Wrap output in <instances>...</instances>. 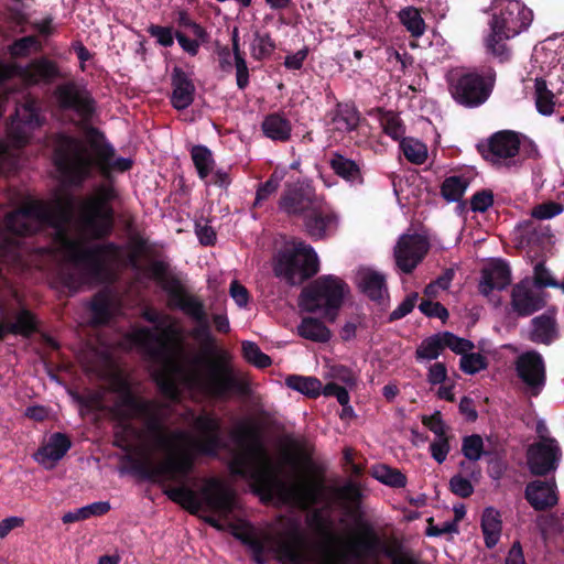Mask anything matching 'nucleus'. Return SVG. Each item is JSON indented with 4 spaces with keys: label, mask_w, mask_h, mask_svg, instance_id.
Masks as SVG:
<instances>
[{
    "label": "nucleus",
    "mask_w": 564,
    "mask_h": 564,
    "mask_svg": "<svg viewBox=\"0 0 564 564\" xmlns=\"http://www.w3.org/2000/svg\"><path fill=\"white\" fill-rule=\"evenodd\" d=\"M286 446L292 452L283 454V462L291 470L299 476L306 467L313 463L314 446L305 437H286Z\"/></svg>",
    "instance_id": "obj_25"
},
{
    "label": "nucleus",
    "mask_w": 564,
    "mask_h": 564,
    "mask_svg": "<svg viewBox=\"0 0 564 564\" xmlns=\"http://www.w3.org/2000/svg\"><path fill=\"white\" fill-rule=\"evenodd\" d=\"M241 350L246 361L257 368L264 369L272 364L271 358L267 354L262 352L259 346L253 341H242Z\"/></svg>",
    "instance_id": "obj_52"
},
{
    "label": "nucleus",
    "mask_w": 564,
    "mask_h": 564,
    "mask_svg": "<svg viewBox=\"0 0 564 564\" xmlns=\"http://www.w3.org/2000/svg\"><path fill=\"white\" fill-rule=\"evenodd\" d=\"M297 334L314 343H327L332 337L330 329L318 318L306 316L297 325Z\"/></svg>",
    "instance_id": "obj_38"
},
{
    "label": "nucleus",
    "mask_w": 564,
    "mask_h": 564,
    "mask_svg": "<svg viewBox=\"0 0 564 564\" xmlns=\"http://www.w3.org/2000/svg\"><path fill=\"white\" fill-rule=\"evenodd\" d=\"M301 251H303V246L294 251L280 253L274 264L275 275L282 276L290 284H295L297 276L301 281Z\"/></svg>",
    "instance_id": "obj_31"
},
{
    "label": "nucleus",
    "mask_w": 564,
    "mask_h": 564,
    "mask_svg": "<svg viewBox=\"0 0 564 564\" xmlns=\"http://www.w3.org/2000/svg\"><path fill=\"white\" fill-rule=\"evenodd\" d=\"M303 226L306 235L313 240L326 239L337 226V215L322 198L303 217Z\"/></svg>",
    "instance_id": "obj_19"
},
{
    "label": "nucleus",
    "mask_w": 564,
    "mask_h": 564,
    "mask_svg": "<svg viewBox=\"0 0 564 564\" xmlns=\"http://www.w3.org/2000/svg\"><path fill=\"white\" fill-rule=\"evenodd\" d=\"M275 50V43L270 33H256L253 43L251 44V55L257 61L269 57Z\"/></svg>",
    "instance_id": "obj_54"
},
{
    "label": "nucleus",
    "mask_w": 564,
    "mask_h": 564,
    "mask_svg": "<svg viewBox=\"0 0 564 564\" xmlns=\"http://www.w3.org/2000/svg\"><path fill=\"white\" fill-rule=\"evenodd\" d=\"M132 340L154 360H172L185 352L183 329L169 321L159 325L156 330L151 327H140L134 330Z\"/></svg>",
    "instance_id": "obj_9"
},
{
    "label": "nucleus",
    "mask_w": 564,
    "mask_h": 564,
    "mask_svg": "<svg viewBox=\"0 0 564 564\" xmlns=\"http://www.w3.org/2000/svg\"><path fill=\"white\" fill-rule=\"evenodd\" d=\"M328 163L333 172L347 183L351 185H361L364 183L361 169L356 161L334 152Z\"/></svg>",
    "instance_id": "obj_32"
},
{
    "label": "nucleus",
    "mask_w": 564,
    "mask_h": 564,
    "mask_svg": "<svg viewBox=\"0 0 564 564\" xmlns=\"http://www.w3.org/2000/svg\"><path fill=\"white\" fill-rule=\"evenodd\" d=\"M441 336L443 338V345L444 349L449 348L452 351H454L457 355H464L467 351H470L475 348V345L473 341L460 338L456 336L455 334L451 332H443L441 333Z\"/></svg>",
    "instance_id": "obj_58"
},
{
    "label": "nucleus",
    "mask_w": 564,
    "mask_h": 564,
    "mask_svg": "<svg viewBox=\"0 0 564 564\" xmlns=\"http://www.w3.org/2000/svg\"><path fill=\"white\" fill-rule=\"evenodd\" d=\"M110 503L108 501H97L90 505L78 508L74 511H69L62 517V521L65 524L74 523L83 520H87L91 517H100L106 514L110 510Z\"/></svg>",
    "instance_id": "obj_41"
},
{
    "label": "nucleus",
    "mask_w": 564,
    "mask_h": 564,
    "mask_svg": "<svg viewBox=\"0 0 564 564\" xmlns=\"http://www.w3.org/2000/svg\"><path fill=\"white\" fill-rule=\"evenodd\" d=\"M524 499L535 511L551 510L558 503L555 479L529 481L524 489Z\"/></svg>",
    "instance_id": "obj_21"
},
{
    "label": "nucleus",
    "mask_w": 564,
    "mask_h": 564,
    "mask_svg": "<svg viewBox=\"0 0 564 564\" xmlns=\"http://www.w3.org/2000/svg\"><path fill=\"white\" fill-rule=\"evenodd\" d=\"M510 37H505L502 34H496V32L491 31L490 35L487 39V50L488 52L500 63H506L511 58V48L506 44V41Z\"/></svg>",
    "instance_id": "obj_51"
},
{
    "label": "nucleus",
    "mask_w": 564,
    "mask_h": 564,
    "mask_svg": "<svg viewBox=\"0 0 564 564\" xmlns=\"http://www.w3.org/2000/svg\"><path fill=\"white\" fill-rule=\"evenodd\" d=\"M87 134L95 138L90 142L96 153L95 160L82 139L66 132H58L53 138L52 162L63 184L82 187L91 177L95 166L106 178L112 171L127 172L132 167L131 159L113 160L115 148L106 141L104 132L98 128L89 127Z\"/></svg>",
    "instance_id": "obj_5"
},
{
    "label": "nucleus",
    "mask_w": 564,
    "mask_h": 564,
    "mask_svg": "<svg viewBox=\"0 0 564 564\" xmlns=\"http://www.w3.org/2000/svg\"><path fill=\"white\" fill-rule=\"evenodd\" d=\"M335 497L341 502L346 514L351 517L360 516L362 492L359 484L348 480L335 489Z\"/></svg>",
    "instance_id": "obj_36"
},
{
    "label": "nucleus",
    "mask_w": 564,
    "mask_h": 564,
    "mask_svg": "<svg viewBox=\"0 0 564 564\" xmlns=\"http://www.w3.org/2000/svg\"><path fill=\"white\" fill-rule=\"evenodd\" d=\"M511 283V270L509 264L501 259H496L485 265L480 271L478 291L488 296L492 291H502Z\"/></svg>",
    "instance_id": "obj_23"
},
{
    "label": "nucleus",
    "mask_w": 564,
    "mask_h": 564,
    "mask_svg": "<svg viewBox=\"0 0 564 564\" xmlns=\"http://www.w3.org/2000/svg\"><path fill=\"white\" fill-rule=\"evenodd\" d=\"M399 19L411 36L421 37L424 34L426 24L417 8L410 6L401 9Z\"/></svg>",
    "instance_id": "obj_45"
},
{
    "label": "nucleus",
    "mask_w": 564,
    "mask_h": 564,
    "mask_svg": "<svg viewBox=\"0 0 564 564\" xmlns=\"http://www.w3.org/2000/svg\"><path fill=\"white\" fill-rule=\"evenodd\" d=\"M488 367L487 358L480 352L464 354L459 361V368L464 373L475 375Z\"/></svg>",
    "instance_id": "obj_56"
},
{
    "label": "nucleus",
    "mask_w": 564,
    "mask_h": 564,
    "mask_svg": "<svg viewBox=\"0 0 564 564\" xmlns=\"http://www.w3.org/2000/svg\"><path fill=\"white\" fill-rule=\"evenodd\" d=\"M117 198L118 192L112 184H100L91 195L83 198L77 210L80 230L96 240L110 236L115 221L112 202Z\"/></svg>",
    "instance_id": "obj_6"
},
{
    "label": "nucleus",
    "mask_w": 564,
    "mask_h": 564,
    "mask_svg": "<svg viewBox=\"0 0 564 564\" xmlns=\"http://www.w3.org/2000/svg\"><path fill=\"white\" fill-rule=\"evenodd\" d=\"M186 304L183 313L195 323L189 336L200 348V355L195 356L191 364L200 369L191 370L185 383L203 397L216 401H226L235 395L248 397L251 393L250 381L235 369L231 355L218 347L204 301L199 299Z\"/></svg>",
    "instance_id": "obj_3"
},
{
    "label": "nucleus",
    "mask_w": 564,
    "mask_h": 564,
    "mask_svg": "<svg viewBox=\"0 0 564 564\" xmlns=\"http://www.w3.org/2000/svg\"><path fill=\"white\" fill-rule=\"evenodd\" d=\"M281 180L282 176L276 172H273L264 183L259 184L256 192L253 207H260L264 200L274 194L280 187Z\"/></svg>",
    "instance_id": "obj_57"
},
{
    "label": "nucleus",
    "mask_w": 564,
    "mask_h": 564,
    "mask_svg": "<svg viewBox=\"0 0 564 564\" xmlns=\"http://www.w3.org/2000/svg\"><path fill=\"white\" fill-rule=\"evenodd\" d=\"M502 530V521L499 511L492 507H488L481 514V531L485 544L488 549H492L499 542Z\"/></svg>",
    "instance_id": "obj_37"
},
{
    "label": "nucleus",
    "mask_w": 564,
    "mask_h": 564,
    "mask_svg": "<svg viewBox=\"0 0 564 564\" xmlns=\"http://www.w3.org/2000/svg\"><path fill=\"white\" fill-rule=\"evenodd\" d=\"M260 127L263 135L274 142L285 143L291 140L292 123L283 112L268 113Z\"/></svg>",
    "instance_id": "obj_27"
},
{
    "label": "nucleus",
    "mask_w": 564,
    "mask_h": 564,
    "mask_svg": "<svg viewBox=\"0 0 564 564\" xmlns=\"http://www.w3.org/2000/svg\"><path fill=\"white\" fill-rule=\"evenodd\" d=\"M74 218V199L58 198L52 208L41 203H33L9 213L4 218L6 229L15 236L34 235L41 226L53 229L52 240L64 257L75 267L93 278H99L106 271L107 262L119 259L121 247L108 241L85 246L79 239L73 238L69 225Z\"/></svg>",
    "instance_id": "obj_2"
},
{
    "label": "nucleus",
    "mask_w": 564,
    "mask_h": 564,
    "mask_svg": "<svg viewBox=\"0 0 564 564\" xmlns=\"http://www.w3.org/2000/svg\"><path fill=\"white\" fill-rule=\"evenodd\" d=\"M496 70L491 66L456 68L447 76L452 98L465 108H477L491 96L496 85Z\"/></svg>",
    "instance_id": "obj_7"
},
{
    "label": "nucleus",
    "mask_w": 564,
    "mask_h": 564,
    "mask_svg": "<svg viewBox=\"0 0 564 564\" xmlns=\"http://www.w3.org/2000/svg\"><path fill=\"white\" fill-rule=\"evenodd\" d=\"M193 425L200 436L192 442L194 452L200 456L216 458L219 451L225 447L220 419L204 411L194 417Z\"/></svg>",
    "instance_id": "obj_14"
},
{
    "label": "nucleus",
    "mask_w": 564,
    "mask_h": 564,
    "mask_svg": "<svg viewBox=\"0 0 564 564\" xmlns=\"http://www.w3.org/2000/svg\"><path fill=\"white\" fill-rule=\"evenodd\" d=\"M328 116L337 131L349 133L355 131L360 121V113L352 102H337Z\"/></svg>",
    "instance_id": "obj_30"
},
{
    "label": "nucleus",
    "mask_w": 564,
    "mask_h": 564,
    "mask_svg": "<svg viewBox=\"0 0 564 564\" xmlns=\"http://www.w3.org/2000/svg\"><path fill=\"white\" fill-rule=\"evenodd\" d=\"M171 105L176 110H184L194 101L195 85L188 74L180 66H174L171 74Z\"/></svg>",
    "instance_id": "obj_26"
},
{
    "label": "nucleus",
    "mask_w": 564,
    "mask_h": 564,
    "mask_svg": "<svg viewBox=\"0 0 564 564\" xmlns=\"http://www.w3.org/2000/svg\"><path fill=\"white\" fill-rule=\"evenodd\" d=\"M379 113V122L383 132L394 141H400L405 138V126L402 119L392 110L377 108Z\"/></svg>",
    "instance_id": "obj_40"
},
{
    "label": "nucleus",
    "mask_w": 564,
    "mask_h": 564,
    "mask_svg": "<svg viewBox=\"0 0 564 564\" xmlns=\"http://www.w3.org/2000/svg\"><path fill=\"white\" fill-rule=\"evenodd\" d=\"M533 278H531L533 285L543 290L544 288H555L561 289L563 291L564 279L558 282L556 281L546 269L543 262H539L534 265Z\"/></svg>",
    "instance_id": "obj_55"
},
{
    "label": "nucleus",
    "mask_w": 564,
    "mask_h": 564,
    "mask_svg": "<svg viewBox=\"0 0 564 564\" xmlns=\"http://www.w3.org/2000/svg\"><path fill=\"white\" fill-rule=\"evenodd\" d=\"M564 210V207L562 204L556 202H546L536 205L532 209V217L536 219H550L557 215H560Z\"/></svg>",
    "instance_id": "obj_64"
},
{
    "label": "nucleus",
    "mask_w": 564,
    "mask_h": 564,
    "mask_svg": "<svg viewBox=\"0 0 564 564\" xmlns=\"http://www.w3.org/2000/svg\"><path fill=\"white\" fill-rule=\"evenodd\" d=\"M285 384L308 398H317L322 391V382L315 377L290 375L285 378Z\"/></svg>",
    "instance_id": "obj_44"
},
{
    "label": "nucleus",
    "mask_w": 564,
    "mask_h": 564,
    "mask_svg": "<svg viewBox=\"0 0 564 564\" xmlns=\"http://www.w3.org/2000/svg\"><path fill=\"white\" fill-rule=\"evenodd\" d=\"M462 453L465 458L470 462H477L482 456L491 455V452L485 449L482 437L479 434H471L463 437Z\"/></svg>",
    "instance_id": "obj_50"
},
{
    "label": "nucleus",
    "mask_w": 564,
    "mask_h": 564,
    "mask_svg": "<svg viewBox=\"0 0 564 564\" xmlns=\"http://www.w3.org/2000/svg\"><path fill=\"white\" fill-rule=\"evenodd\" d=\"M468 186L469 180L463 175L447 176L441 185V195L448 203L460 202Z\"/></svg>",
    "instance_id": "obj_43"
},
{
    "label": "nucleus",
    "mask_w": 564,
    "mask_h": 564,
    "mask_svg": "<svg viewBox=\"0 0 564 564\" xmlns=\"http://www.w3.org/2000/svg\"><path fill=\"white\" fill-rule=\"evenodd\" d=\"M492 204L494 193L491 189L478 191L470 198V209L475 213H485Z\"/></svg>",
    "instance_id": "obj_60"
},
{
    "label": "nucleus",
    "mask_w": 564,
    "mask_h": 564,
    "mask_svg": "<svg viewBox=\"0 0 564 564\" xmlns=\"http://www.w3.org/2000/svg\"><path fill=\"white\" fill-rule=\"evenodd\" d=\"M451 491L460 498H469L474 494V486L469 479L460 474L454 475L449 480Z\"/></svg>",
    "instance_id": "obj_62"
},
{
    "label": "nucleus",
    "mask_w": 564,
    "mask_h": 564,
    "mask_svg": "<svg viewBox=\"0 0 564 564\" xmlns=\"http://www.w3.org/2000/svg\"><path fill=\"white\" fill-rule=\"evenodd\" d=\"M191 159L197 171L198 177L200 180H206L215 166L213 152L206 145H193L191 149Z\"/></svg>",
    "instance_id": "obj_42"
},
{
    "label": "nucleus",
    "mask_w": 564,
    "mask_h": 564,
    "mask_svg": "<svg viewBox=\"0 0 564 564\" xmlns=\"http://www.w3.org/2000/svg\"><path fill=\"white\" fill-rule=\"evenodd\" d=\"M419 310L425 316L437 317L443 322H445L449 315L447 308L443 304L431 300H422L419 304Z\"/></svg>",
    "instance_id": "obj_63"
},
{
    "label": "nucleus",
    "mask_w": 564,
    "mask_h": 564,
    "mask_svg": "<svg viewBox=\"0 0 564 564\" xmlns=\"http://www.w3.org/2000/svg\"><path fill=\"white\" fill-rule=\"evenodd\" d=\"M558 455L560 448L553 438L532 444L527 452L531 475L542 477L554 471L557 468Z\"/></svg>",
    "instance_id": "obj_20"
},
{
    "label": "nucleus",
    "mask_w": 564,
    "mask_h": 564,
    "mask_svg": "<svg viewBox=\"0 0 564 564\" xmlns=\"http://www.w3.org/2000/svg\"><path fill=\"white\" fill-rule=\"evenodd\" d=\"M39 46V41L35 36L29 35L15 40L10 46V54L13 57H25L30 54L31 48Z\"/></svg>",
    "instance_id": "obj_61"
},
{
    "label": "nucleus",
    "mask_w": 564,
    "mask_h": 564,
    "mask_svg": "<svg viewBox=\"0 0 564 564\" xmlns=\"http://www.w3.org/2000/svg\"><path fill=\"white\" fill-rule=\"evenodd\" d=\"M90 310L97 323L105 324L110 318V303L109 300L102 295H96L90 304Z\"/></svg>",
    "instance_id": "obj_59"
},
{
    "label": "nucleus",
    "mask_w": 564,
    "mask_h": 564,
    "mask_svg": "<svg viewBox=\"0 0 564 564\" xmlns=\"http://www.w3.org/2000/svg\"><path fill=\"white\" fill-rule=\"evenodd\" d=\"M533 21V12L518 0H507L500 4L499 12L492 14L491 31L505 37H514L525 31Z\"/></svg>",
    "instance_id": "obj_11"
},
{
    "label": "nucleus",
    "mask_w": 564,
    "mask_h": 564,
    "mask_svg": "<svg viewBox=\"0 0 564 564\" xmlns=\"http://www.w3.org/2000/svg\"><path fill=\"white\" fill-rule=\"evenodd\" d=\"M531 323L533 326L530 337L532 341L550 345L554 340L556 335V323L552 316L542 314L534 317Z\"/></svg>",
    "instance_id": "obj_39"
},
{
    "label": "nucleus",
    "mask_w": 564,
    "mask_h": 564,
    "mask_svg": "<svg viewBox=\"0 0 564 564\" xmlns=\"http://www.w3.org/2000/svg\"><path fill=\"white\" fill-rule=\"evenodd\" d=\"M118 406L123 408L121 415L124 419L139 417L144 420L147 433L154 447L166 454L159 464H154L148 453L139 455L128 454L124 462L128 473L151 482L166 481L180 482L178 487H166L163 494L174 503L193 516H197L205 507L206 510L221 519H228L236 506V495L223 480L209 478L198 494L185 485V480L195 467V455L181 446L189 440L182 430H169L160 415L158 405L153 401L135 395L126 388L119 395Z\"/></svg>",
    "instance_id": "obj_1"
},
{
    "label": "nucleus",
    "mask_w": 564,
    "mask_h": 564,
    "mask_svg": "<svg viewBox=\"0 0 564 564\" xmlns=\"http://www.w3.org/2000/svg\"><path fill=\"white\" fill-rule=\"evenodd\" d=\"M371 476L378 481L392 488H403L406 485V477L399 469L388 465L373 466Z\"/></svg>",
    "instance_id": "obj_46"
},
{
    "label": "nucleus",
    "mask_w": 564,
    "mask_h": 564,
    "mask_svg": "<svg viewBox=\"0 0 564 564\" xmlns=\"http://www.w3.org/2000/svg\"><path fill=\"white\" fill-rule=\"evenodd\" d=\"M232 533L251 551L252 560L257 564L265 563V542L254 533L249 523L232 525Z\"/></svg>",
    "instance_id": "obj_34"
},
{
    "label": "nucleus",
    "mask_w": 564,
    "mask_h": 564,
    "mask_svg": "<svg viewBox=\"0 0 564 564\" xmlns=\"http://www.w3.org/2000/svg\"><path fill=\"white\" fill-rule=\"evenodd\" d=\"M510 305L517 316L528 317L545 307L546 293L536 289L531 278L525 276L512 286Z\"/></svg>",
    "instance_id": "obj_17"
},
{
    "label": "nucleus",
    "mask_w": 564,
    "mask_h": 564,
    "mask_svg": "<svg viewBox=\"0 0 564 564\" xmlns=\"http://www.w3.org/2000/svg\"><path fill=\"white\" fill-rule=\"evenodd\" d=\"M400 149L405 159L416 165L423 164L427 158L426 145L414 138H403L400 142Z\"/></svg>",
    "instance_id": "obj_49"
},
{
    "label": "nucleus",
    "mask_w": 564,
    "mask_h": 564,
    "mask_svg": "<svg viewBox=\"0 0 564 564\" xmlns=\"http://www.w3.org/2000/svg\"><path fill=\"white\" fill-rule=\"evenodd\" d=\"M234 440L243 453L234 457L229 470L234 476L249 479L256 494L268 499L276 495L285 502L292 501L301 506L317 502L318 485L306 480L288 484L275 474L259 426L250 422L241 424L235 432Z\"/></svg>",
    "instance_id": "obj_4"
},
{
    "label": "nucleus",
    "mask_w": 564,
    "mask_h": 564,
    "mask_svg": "<svg viewBox=\"0 0 564 564\" xmlns=\"http://www.w3.org/2000/svg\"><path fill=\"white\" fill-rule=\"evenodd\" d=\"M359 288L369 300L379 305L384 304L389 296L384 275L376 271L364 273L360 278Z\"/></svg>",
    "instance_id": "obj_33"
},
{
    "label": "nucleus",
    "mask_w": 564,
    "mask_h": 564,
    "mask_svg": "<svg viewBox=\"0 0 564 564\" xmlns=\"http://www.w3.org/2000/svg\"><path fill=\"white\" fill-rule=\"evenodd\" d=\"M359 532V538L354 542V547L359 554L376 556L379 552H383L391 560V564H419V561L410 552H403V546L398 541L391 547H383L381 538L371 524L360 523Z\"/></svg>",
    "instance_id": "obj_12"
},
{
    "label": "nucleus",
    "mask_w": 564,
    "mask_h": 564,
    "mask_svg": "<svg viewBox=\"0 0 564 564\" xmlns=\"http://www.w3.org/2000/svg\"><path fill=\"white\" fill-rule=\"evenodd\" d=\"M72 447L70 438L61 432L53 433L48 442L37 449V459L56 463L61 460Z\"/></svg>",
    "instance_id": "obj_35"
},
{
    "label": "nucleus",
    "mask_w": 564,
    "mask_h": 564,
    "mask_svg": "<svg viewBox=\"0 0 564 564\" xmlns=\"http://www.w3.org/2000/svg\"><path fill=\"white\" fill-rule=\"evenodd\" d=\"M318 272V259L314 249L303 245L301 251V282L311 279Z\"/></svg>",
    "instance_id": "obj_53"
},
{
    "label": "nucleus",
    "mask_w": 564,
    "mask_h": 564,
    "mask_svg": "<svg viewBox=\"0 0 564 564\" xmlns=\"http://www.w3.org/2000/svg\"><path fill=\"white\" fill-rule=\"evenodd\" d=\"M443 338L441 333L432 335L422 340L415 350V359L421 360H434L444 350Z\"/></svg>",
    "instance_id": "obj_48"
},
{
    "label": "nucleus",
    "mask_w": 564,
    "mask_h": 564,
    "mask_svg": "<svg viewBox=\"0 0 564 564\" xmlns=\"http://www.w3.org/2000/svg\"><path fill=\"white\" fill-rule=\"evenodd\" d=\"M429 249L430 243L425 237L417 234L402 235L394 247L397 267L405 274L412 273Z\"/></svg>",
    "instance_id": "obj_18"
},
{
    "label": "nucleus",
    "mask_w": 564,
    "mask_h": 564,
    "mask_svg": "<svg viewBox=\"0 0 564 564\" xmlns=\"http://www.w3.org/2000/svg\"><path fill=\"white\" fill-rule=\"evenodd\" d=\"M348 293L349 286L343 279L333 274L321 275L301 291L299 305L308 313L322 312L327 321L334 323Z\"/></svg>",
    "instance_id": "obj_8"
},
{
    "label": "nucleus",
    "mask_w": 564,
    "mask_h": 564,
    "mask_svg": "<svg viewBox=\"0 0 564 564\" xmlns=\"http://www.w3.org/2000/svg\"><path fill=\"white\" fill-rule=\"evenodd\" d=\"M162 290L167 295V304L171 308L184 311L186 303L198 301L200 297L191 293L176 275L169 274L161 283Z\"/></svg>",
    "instance_id": "obj_28"
},
{
    "label": "nucleus",
    "mask_w": 564,
    "mask_h": 564,
    "mask_svg": "<svg viewBox=\"0 0 564 564\" xmlns=\"http://www.w3.org/2000/svg\"><path fill=\"white\" fill-rule=\"evenodd\" d=\"M42 124L43 119L35 104L25 102L21 110L17 111V121L10 128V137L18 147H24L29 143L32 131Z\"/></svg>",
    "instance_id": "obj_22"
},
{
    "label": "nucleus",
    "mask_w": 564,
    "mask_h": 564,
    "mask_svg": "<svg viewBox=\"0 0 564 564\" xmlns=\"http://www.w3.org/2000/svg\"><path fill=\"white\" fill-rule=\"evenodd\" d=\"M55 96L59 108L75 112L83 128L87 130L91 127L97 113V101L86 87L68 82L56 87Z\"/></svg>",
    "instance_id": "obj_10"
},
{
    "label": "nucleus",
    "mask_w": 564,
    "mask_h": 564,
    "mask_svg": "<svg viewBox=\"0 0 564 564\" xmlns=\"http://www.w3.org/2000/svg\"><path fill=\"white\" fill-rule=\"evenodd\" d=\"M3 321L8 335L22 336L30 338L39 332V321L34 313L22 307L13 315V321L1 318Z\"/></svg>",
    "instance_id": "obj_29"
},
{
    "label": "nucleus",
    "mask_w": 564,
    "mask_h": 564,
    "mask_svg": "<svg viewBox=\"0 0 564 564\" xmlns=\"http://www.w3.org/2000/svg\"><path fill=\"white\" fill-rule=\"evenodd\" d=\"M514 370L530 397H539L546 384V366L542 355L529 350L519 355L514 361Z\"/></svg>",
    "instance_id": "obj_15"
},
{
    "label": "nucleus",
    "mask_w": 564,
    "mask_h": 564,
    "mask_svg": "<svg viewBox=\"0 0 564 564\" xmlns=\"http://www.w3.org/2000/svg\"><path fill=\"white\" fill-rule=\"evenodd\" d=\"M521 134L512 130H501L491 134L486 142H479V154L492 164H500L502 160L513 159L519 154Z\"/></svg>",
    "instance_id": "obj_16"
},
{
    "label": "nucleus",
    "mask_w": 564,
    "mask_h": 564,
    "mask_svg": "<svg viewBox=\"0 0 564 564\" xmlns=\"http://www.w3.org/2000/svg\"><path fill=\"white\" fill-rule=\"evenodd\" d=\"M535 107L536 110L543 116H550L554 111V94L547 88L546 82L543 78L535 79Z\"/></svg>",
    "instance_id": "obj_47"
},
{
    "label": "nucleus",
    "mask_w": 564,
    "mask_h": 564,
    "mask_svg": "<svg viewBox=\"0 0 564 564\" xmlns=\"http://www.w3.org/2000/svg\"><path fill=\"white\" fill-rule=\"evenodd\" d=\"M14 73L22 78V80L30 85L51 84L59 76L57 64L47 57H37L32 59L25 66H14Z\"/></svg>",
    "instance_id": "obj_24"
},
{
    "label": "nucleus",
    "mask_w": 564,
    "mask_h": 564,
    "mask_svg": "<svg viewBox=\"0 0 564 564\" xmlns=\"http://www.w3.org/2000/svg\"><path fill=\"white\" fill-rule=\"evenodd\" d=\"M323 197L316 194L315 187L306 180L285 183L280 195L279 210L289 217H303Z\"/></svg>",
    "instance_id": "obj_13"
}]
</instances>
